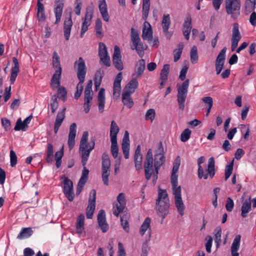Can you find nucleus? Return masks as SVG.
Returning a JSON list of instances; mask_svg holds the SVG:
<instances>
[{
  "mask_svg": "<svg viewBox=\"0 0 256 256\" xmlns=\"http://www.w3.org/2000/svg\"><path fill=\"white\" fill-rule=\"evenodd\" d=\"M164 150L162 143L160 142L154 154V164L152 149H149L144 161V170L146 178L150 180L152 174L154 180L158 179V174L160 166L164 162Z\"/></svg>",
  "mask_w": 256,
  "mask_h": 256,
  "instance_id": "obj_1",
  "label": "nucleus"
},
{
  "mask_svg": "<svg viewBox=\"0 0 256 256\" xmlns=\"http://www.w3.org/2000/svg\"><path fill=\"white\" fill-rule=\"evenodd\" d=\"M88 132L87 131L84 132L80 141L79 148V154L82 158V164L84 166L81 178L86 179L88 178L89 170L85 167V166L86 164L90 153L94 149L95 146L94 140L91 141L90 143L88 142Z\"/></svg>",
  "mask_w": 256,
  "mask_h": 256,
  "instance_id": "obj_2",
  "label": "nucleus"
},
{
  "mask_svg": "<svg viewBox=\"0 0 256 256\" xmlns=\"http://www.w3.org/2000/svg\"><path fill=\"white\" fill-rule=\"evenodd\" d=\"M74 68L76 72V76L79 80L76 86V92L74 94V98L78 100L81 96L83 90V86L86 75L87 72V68L84 59L80 57L76 60L74 64Z\"/></svg>",
  "mask_w": 256,
  "mask_h": 256,
  "instance_id": "obj_3",
  "label": "nucleus"
},
{
  "mask_svg": "<svg viewBox=\"0 0 256 256\" xmlns=\"http://www.w3.org/2000/svg\"><path fill=\"white\" fill-rule=\"evenodd\" d=\"M170 200L166 190L159 189L158 198L156 200V209L158 214L162 217V221L168 214Z\"/></svg>",
  "mask_w": 256,
  "mask_h": 256,
  "instance_id": "obj_4",
  "label": "nucleus"
},
{
  "mask_svg": "<svg viewBox=\"0 0 256 256\" xmlns=\"http://www.w3.org/2000/svg\"><path fill=\"white\" fill-rule=\"evenodd\" d=\"M226 10L233 20H236L240 14L241 2L240 0H226Z\"/></svg>",
  "mask_w": 256,
  "mask_h": 256,
  "instance_id": "obj_5",
  "label": "nucleus"
},
{
  "mask_svg": "<svg viewBox=\"0 0 256 256\" xmlns=\"http://www.w3.org/2000/svg\"><path fill=\"white\" fill-rule=\"evenodd\" d=\"M189 86V80H186L182 85L178 86L177 101L179 108L183 110L184 108V102L186 98Z\"/></svg>",
  "mask_w": 256,
  "mask_h": 256,
  "instance_id": "obj_6",
  "label": "nucleus"
},
{
  "mask_svg": "<svg viewBox=\"0 0 256 256\" xmlns=\"http://www.w3.org/2000/svg\"><path fill=\"white\" fill-rule=\"evenodd\" d=\"M172 194L174 196L175 206L180 216H183L185 210V206L182 198L181 187L177 186L172 187Z\"/></svg>",
  "mask_w": 256,
  "mask_h": 256,
  "instance_id": "obj_7",
  "label": "nucleus"
},
{
  "mask_svg": "<svg viewBox=\"0 0 256 256\" xmlns=\"http://www.w3.org/2000/svg\"><path fill=\"white\" fill-rule=\"evenodd\" d=\"M130 37L134 46V48H131L132 49L136 50L139 56L142 58L144 55V46L140 42L138 32L134 28H131Z\"/></svg>",
  "mask_w": 256,
  "mask_h": 256,
  "instance_id": "obj_8",
  "label": "nucleus"
},
{
  "mask_svg": "<svg viewBox=\"0 0 256 256\" xmlns=\"http://www.w3.org/2000/svg\"><path fill=\"white\" fill-rule=\"evenodd\" d=\"M110 167V161L108 154L104 153L102 156V180L104 184L108 185V177Z\"/></svg>",
  "mask_w": 256,
  "mask_h": 256,
  "instance_id": "obj_9",
  "label": "nucleus"
},
{
  "mask_svg": "<svg viewBox=\"0 0 256 256\" xmlns=\"http://www.w3.org/2000/svg\"><path fill=\"white\" fill-rule=\"evenodd\" d=\"M62 178L64 179L63 192L66 197L70 202L74 198V192L73 190V183L68 177L63 176Z\"/></svg>",
  "mask_w": 256,
  "mask_h": 256,
  "instance_id": "obj_10",
  "label": "nucleus"
},
{
  "mask_svg": "<svg viewBox=\"0 0 256 256\" xmlns=\"http://www.w3.org/2000/svg\"><path fill=\"white\" fill-rule=\"evenodd\" d=\"M232 26L231 38V50L232 52H234L238 46V43L240 40L242 36L239 30V25L238 23H234Z\"/></svg>",
  "mask_w": 256,
  "mask_h": 256,
  "instance_id": "obj_11",
  "label": "nucleus"
},
{
  "mask_svg": "<svg viewBox=\"0 0 256 256\" xmlns=\"http://www.w3.org/2000/svg\"><path fill=\"white\" fill-rule=\"evenodd\" d=\"M96 190H92L90 192L88 204L86 208V215L88 218H92L96 208Z\"/></svg>",
  "mask_w": 256,
  "mask_h": 256,
  "instance_id": "obj_12",
  "label": "nucleus"
},
{
  "mask_svg": "<svg viewBox=\"0 0 256 256\" xmlns=\"http://www.w3.org/2000/svg\"><path fill=\"white\" fill-rule=\"evenodd\" d=\"M93 16V10L91 9H86L85 16L82 18V24L80 34V36L82 38L84 33L88 30V26L91 24V20Z\"/></svg>",
  "mask_w": 256,
  "mask_h": 256,
  "instance_id": "obj_13",
  "label": "nucleus"
},
{
  "mask_svg": "<svg viewBox=\"0 0 256 256\" xmlns=\"http://www.w3.org/2000/svg\"><path fill=\"white\" fill-rule=\"evenodd\" d=\"M117 201L118 203L116 204V206L114 207L113 213L118 217L120 213L123 212L126 208V200L124 193L122 192L118 194L117 196Z\"/></svg>",
  "mask_w": 256,
  "mask_h": 256,
  "instance_id": "obj_14",
  "label": "nucleus"
},
{
  "mask_svg": "<svg viewBox=\"0 0 256 256\" xmlns=\"http://www.w3.org/2000/svg\"><path fill=\"white\" fill-rule=\"evenodd\" d=\"M112 62L115 68L118 70H122L124 69L120 50L117 46H116L114 48V52L112 56Z\"/></svg>",
  "mask_w": 256,
  "mask_h": 256,
  "instance_id": "obj_15",
  "label": "nucleus"
},
{
  "mask_svg": "<svg viewBox=\"0 0 256 256\" xmlns=\"http://www.w3.org/2000/svg\"><path fill=\"white\" fill-rule=\"evenodd\" d=\"M226 48L224 47L220 52L216 60V74H220L223 68L226 59Z\"/></svg>",
  "mask_w": 256,
  "mask_h": 256,
  "instance_id": "obj_16",
  "label": "nucleus"
},
{
  "mask_svg": "<svg viewBox=\"0 0 256 256\" xmlns=\"http://www.w3.org/2000/svg\"><path fill=\"white\" fill-rule=\"evenodd\" d=\"M122 78V72H119L116 76L113 86V96L117 100L120 96L121 91L120 82Z\"/></svg>",
  "mask_w": 256,
  "mask_h": 256,
  "instance_id": "obj_17",
  "label": "nucleus"
},
{
  "mask_svg": "<svg viewBox=\"0 0 256 256\" xmlns=\"http://www.w3.org/2000/svg\"><path fill=\"white\" fill-rule=\"evenodd\" d=\"M64 6V0H56L54 8V12L56 16L55 24H58L60 20Z\"/></svg>",
  "mask_w": 256,
  "mask_h": 256,
  "instance_id": "obj_18",
  "label": "nucleus"
},
{
  "mask_svg": "<svg viewBox=\"0 0 256 256\" xmlns=\"http://www.w3.org/2000/svg\"><path fill=\"white\" fill-rule=\"evenodd\" d=\"M99 226L103 232H106L108 229V225L106 222V213L104 210H100L98 215Z\"/></svg>",
  "mask_w": 256,
  "mask_h": 256,
  "instance_id": "obj_19",
  "label": "nucleus"
},
{
  "mask_svg": "<svg viewBox=\"0 0 256 256\" xmlns=\"http://www.w3.org/2000/svg\"><path fill=\"white\" fill-rule=\"evenodd\" d=\"M76 125L72 123L70 127V132L68 138V146L70 150L74 148L75 144V138L76 136Z\"/></svg>",
  "mask_w": 256,
  "mask_h": 256,
  "instance_id": "obj_20",
  "label": "nucleus"
},
{
  "mask_svg": "<svg viewBox=\"0 0 256 256\" xmlns=\"http://www.w3.org/2000/svg\"><path fill=\"white\" fill-rule=\"evenodd\" d=\"M122 147L124 157L126 159H128L129 156L130 150L129 134L128 131L125 132L124 136L122 138Z\"/></svg>",
  "mask_w": 256,
  "mask_h": 256,
  "instance_id": "obj_21",
  "label": "nucleus"
},
{
  "mask_svg": "<svg viewBox=\"0 0 256 256\" xmlns=\"http://www.w3.org/2000/svg\"><path fill=\"white\" fill-rule=\"evenodd\" d=\"M72 24L73 23L72 20L71 12H70L69 16L68 19L65 20L64 26V36L67 40L70 38Z\"/></svg>",
  "mask_w": 256,
  "mask_h": 256,
  "instance_id": "obj_22",
  "label": "nucleus"
},
{
  "mask_svg": "<svg viewBox=\"0 0 256 256\" xmlns=\"http://www.w3.org/2000/svg\"><path fill=\"white\" fill-rule=\"evenodd\" d=\"M134 160L135 164V167L137 170H142V156L140 152V146L138 145L136 149Z\"/></svg>",
  "mask_w": 256,
  "mask_h": 256,
  "instance_id": "obj_23",
  "label": "nucleus"
},
{
  "mask_svg": "<svg viewBox=\"0 0 256 256\" xmlns=\"http://www.w3.org/2000/svg\"><path fill=\"white\" fill-rule=\"evenodd\" d=\"M142 38L144 40H152V31L149 22H145L142 29Z\"/></svg>",
  "mask_w": 256,
  "mask_h": 256,
  "instance_id": "obj_24",
  "label": "nucleus"
},
{
  "mask_svg": "<svg viewBox=\"0 0 256 256\" xmlns=\"http://www.w3.org/2000/svg\"><path fill=\"white\" fill-rule=\"evenodd\" d=\"M12 62L14 64V66L12 67L11 70L10 78V81L12 84H14L17 77L18 74L20 70L19 64L18 59L15 57L12 58Z\"/></svg>",
  "mask_w": 256,
  "mask_h": 256,
  "instance_id": "obj_25",
  "label": "nucleus"
},
{
  "mask_svg": "<svg viewBox=\"0 0 256 256\" xmlns=\"http://www.w3.org/2000/svg\"><path fill=\"white\" fill-rule=\"evenodd\" d=\"M241 236L236 235L234 238L230 247V252L232 256H239V253L238 252L240 247V242Z\"/></svg>",
  "mask_w": 256,
  "mask_h": 256,
  "instance_id": "obj_26",
  "label": "nucleus"
},
{
  "mask_svg": "<svg viewBox=\"0 0 256 256\" xmlns=\"http://www.w3.org/2000/svg\"><path fill=\"white\" fill-rule=\"evenodd\" d=\"M252 209V200L249 197L246 199L242 203L241 208V216L245 218L248 216V213Z\"/></svg>",
  "mask_w": 256,
  "mask_h": 256,
  "instance_id": "obj_27",
  "label": "nucleus"
},
{
  "mask_svg": "<svg viewBox=\"0 0 256 256\" xmlns=\"http://www.w3.org/2000/svg\"><path fill=\"white\" fill-rule=\"evenodd\" d=\"M146 68V62L144 59L139 60L136 65L134 72L132 74L133 78H140L142 74Z\"/></svg>",
  "mask_w": 256,
  "mask_h": 256,
  "instance_id": "obj_28",
  "label": "nucleus"
},
{
  "mask_svg": "<svg viewBox=\"0 0 256 256\" xmlns=\"http://www.w3.org/2000/svg\"><path fill=\"white\" fill-rule=\"evenodd\" d=\"M100 12L104 19L106 22L109 20V16L108 12L107 4L106 0H100L98 2Z\"/></svg>",
  "mask_w": 256,
  "mask_h": 256,
  "instance_id": "obj_29",
  "label": "nucleus"
},
{
  "mask_svg": "<svg viewBox=\"0 0 256 256\" xmlns=\"http://www.w3.org/2000/svg\"><path fill=\"white\" fill-rule=\"evenodd\" d=\"M66 110V108H64L63 110L61 112H58L56 122L54 123V131L55 134H56L58 130V129L61 126L64 118H65V111Z\"/></svg>",
  "mask_w": 256,
  "mask_h": 256,
  "instance_id": "obj_30",
  "label": "nucleus"
},
{
  "mask_svg": "<svg viewBox=\"0 0 256 256\" xmlns=\"http://www.w3.org/2000/svg\"><path fill=\"white\" fill-rule=\"evenodd\" d=\"M105 90L104 88H100L98 94V110L100 113H102L104 110L105 104Z\"/></svg>",
  "mask_w": 256,
  "mask_h": 256,
  "instance_id": "obj_31",
  "label": "nucleus"
},
{
  "mask_svg": "<svg viewBox=\"0 0 256 256\" xmlns=\"http://www.w3.org/2000/svg\"><path fill=\"white\" fill-rule=\"evenodd\" d=\"M138 82L136 78H133L132 80L126 85L124 88V92L132 94L138 88Z\"/></svg>",
  "mask_w": 256,
  "mask_h": 256,
  "instance_id": "obj_32",
  "label": "nucleus"
},
{
  "mask_svg": "<svg viewBox=\"0 0 256 256\" xmlns=\"http://www.w3.org/2000/svg\"><path fill=\"white\" fill-rule=\"evenodd\" d=\"M62 72H55L50 80V85L53 89L58 88L60 84V80Z\"/></svg>",
  "mask_w": 256,
  "mask_h": 256,
  "instance_id": "obj_33",
  "label": "nucleus"
},
{
  "mask_svg": "<svg viewBox=\"0 0 256 256\" xmlns=\"http://www.w3.org/2000/svg\"><path fill=\"white\" fill-rule=\"evenodd\" d=\"M204 162V156L200 157L198 160V175L200 179L204 178V180L208 178V174H204V170L202 168L201 164Z\"/></svg>",
  "mask_w": 256,
  "mask_h": 256,
  "instance_id": "obj_34",
  "label": "nucleus"
},
{
  "mask_svg": "<svg viewBox=\"0 0 256 256\" xmlns=\"http://www.w3.org/2000/svg\"><path fill=\"white\" fill-rule=\"evenodd\" d=\"M215 162L214 158L213 157H211L208 160V168L206 170V172H204V174H208V175L210 176V178H212L214 174H215Z\"/></svg>",
  "mask_w": 256,
  "mask_h": 256,
  "instance_id": "obj_35",
  "label": "nucleus"
},
{
  "mask_svg": "<svg viewBox=\"0 0 256 256\" xmlns=\"http://www.w3.org/2000/svg\"><path fill=\"white\" fill-rule=\"evenodd\" d=\"M120 128L114 120H112L110 128V140H117V134Z\"/></svg>",
  "mask_w": 256,
  "mask_h": 256,
  "instance_id": "obj_36",
  "label": "nucleus"
},
{
  "mask_svg": "<svg viewBox=\"0 0 256 256\" xmlns=\"http://www.w3.org/2000/svg\"><path fill=\"white\" fill-rule=\"evenodd\" d=\"M84 214H80L77 218L76 224V232L79 235H81L84 232Z\"/></svg>",
  "mask_w": 256,
  "mask_h": 256,
  "instance_id": "obj_37",
  "label": "nucleus"
},
{
  "mask_svg": "<svg viewBox=\"0 0 256 256\" xmlns=\"http://www.w3.org/2000/svg\"><path fill=\"white\" fill-rule=\"evenodd\" d=\"M52 64L53 68L55 69V72H62V68L60 66V56L56 52H54L52 54Z\"/></svg>",
  "mask_w": 256,
  "mask_h": 256,
  "instance_id": "obj_38",
  "label": "nucleus"
},
{
  "mask_svg": "<svg viewBox=\"0 0 256 256\" xmlns=\"http://www.w3.org/2000/svg\"><path fill=\"white\" fill-rule=\"evenodd\" d=\"M132 94L123 92L122 94V100L124 104L128 108H131L134 105V102L131 98Z\"/></svg>",
  "mask_w": 256,
  "mask_h": 256,
  "instance_id": "obj_39",
  "label": "nucleus"
},
{
  "mask_svg": "<svg viewBox=\"0 0 256 256\" xmlns=\"http://www.w3.org/2000/svg\"><path fill=\"white\" fill-rule=\"evenodd\" d=\"M151 219L149 217L145 218L140 228L139 232L141 236H144L147 230L150 231Z\"/></svg>",
  "mask_w": 256,
  "mask_h": 256,
  "instance_id": "obj_40",
  "label": "nucleus"
},
{
  "mask_svg": "<svg viewBox=\"0 0 256 256\" xmlns=\"http://www.w3.org/2000/svg\"><path fill=\"white\" fill-rule=\"evenodd\" d=\"M256 4V0H246L244 3V10L246 14L254 12Z\"/></svg>",
  "mask_w": 256,
  "mask_h": 256,
  "instance_id": "obj_41",
  "label": "nucleus"
},
{
  "mask_svg": "<svg viewBox=\"0 0 256 256\" xmlns=\"http://www.w3.org/2000/svg\"><path fill=\"white\" fill-rule=\"evenodd\" d=\"M206 108V116H208L213 106V100L211 96H205L202 98Z\"/></svg>",
  "mask_w": 256,
  "mask_h": 256,
  "instance_id": "obj_42",
  "label": "nucleus"
},
{
  "mask_svg": "<svg viewBox=\"0 0 256 256\" xmlns=\"http://www.w3.org/2000/svg\"><path fill=\"white\" fill-rule=\"evenodd\" d=\"M170 24V16L168 14H164L162 21V26L164 32H167Z\"/></svg>",
  "mask_w": 256,
  "mask_h": 256,
  "instance_id": "obj_43",
  "label": "nucleus"
},
{
  "mask_svg": "<svg viewBox=\"0 0 256 256\" xmlns=\"http://www.w3.org/2000/svg\"><path fill=\"white\" fill-rule=\"evenodd\" d=\"M150 8V0H142V18L146 20L147 19L149 10Z\"/></svg>",
  "mask_w": 256,
  "mask_h": 256,
  "instance_id": "obj_44",
  "label": "nucleus"
},
{
  "mask_svg": "<svg viewBox=\"0 0 256 256\" xmlns=\"http://www.w3.org/2000/svg\"><path fill=\"white\" fill-rule=\"evenodd\" d=\"M104 74V71L101 68L96 72L94 78V85L96 88L100 87Z\"/></svg>",
  "mask_w": 256,
  "mask_h": 256,
  "instance_id": "obj_45",
  "label": "nucleus"
},
{
  "mask_svg": "<svg viewBox=\"0 0 256 256\" xmlns=\"http://www.w3.org/2000/svg\"><path fill=\"white\" fill-rule=\"evenodd\" d=\"M180 166H173L172 172L171 176V184L172 187L177 186H178V175L176 174L178 172Z\"/></svg>",
  "mask_w": 256,
  "mask_h": 256,
  "instance_id": "obj_46",
  "label": "nucleus"
},
{
  "mask_svg": "<svg viewBox=\"0 0 256 256\" xmlns=\"http://www.w3.org/2000/svg\"><path fill=\"white\" fill-rule=\"evenodd\" d=\"M37 18L38 21L42 22L44 21L46 18L44 6L40 4L37 6Z\"/></svg>",
  "mask_w": 256,
  "mask_h": 256,
  "instance_id": "obj_47",
  "label": "nucleus"
},
{
  "mask_svg": "<svg viewBox=\"0 0 256 256\" xmlns=\"http://www.w3.org/2000/svg\"><path fill=\"white\" fill-rule=\"evenodd\" d=\"M33 233V231L30 228H23L19 234L17 236V238L22 240L25 238H28L30 237Z\"/></svg>",
  "mask_w": 256,
  "mask_h": 256,
  "instance_id": "obj_48",
  "label": "nucleus"
},
{
  "mask_svg": "<svg viewBox=\"0 0 256 256\" xmlns=\"http://www.w3.org/2000/svg\"><path fill=\"white\" fill-rule=\"evenodd\" d=\"M64 146H62L60 150L56 152L55 154L56 165L57 168H59L61 166L62 158L64 156Z\"/></svg>",
  "mask_w": 256,
  "mask_h": 256,
  "instance_id": "obj_49",
  "label": "nucleus"
},
{
  "mask_svg": "<svg viewBox=\"0 0 256 256\" xmlns=\"http://www.w3.org/2000/svg\"><path fill=\"white\" fill-rule=\"evenodd\" d=\"M54 149L52 144L48 143L46 150V160L48 163H52L53 162Z\"/></svg>",
  "mask_w": 256,
  "mask_h": 256,
  "instance_id": "obj_50",
  "label": "nucleus"
},
{
  "mask_svg": "<svg viewBox=\"0 0 256 256\" xmlns=\"http://www.w3.org/2000/svg\"><path fill=\"white\" fill-rule=\"evenodd\" d=\"M95 30L96 37L101 38L103 36L102 32V22L99 18H97L96 20Z\"/></svg>",
  "mask_w": 256,
  "mask_h": 256,
  "instance_id": "obj_51",
  "label": "nucleus"
},
{
  "mask_svg": "<svg viewBox=\"0 0 256 256\" xmlns=\"http://www.w3.org/2000/svg\"><path fill=\"white\" fill-rule=\"evenodd\" d=\"M170 65L168 64H164L160 74V78L164 80H167L168 75L170 72Z\"/></svg>",
  "mask_w": 256,
  "mask_h": 256,
  "instance_id": "obj_52",
  "label": "nucleus"
},
{
  "mask_svg": "<svg viewBox=\"0 0 256 256\" xmlns=\"http://www.w3.org/2000/svg\"><path fill=\"white\" fill-rule=\"evenodd\" d=\"M184 45L182 43H180L178 46V48L174 50V62H177L180 58L182 50L183 49Z\"/></svg>",
  "mask_w": 256,
  "mask_h": 256,
  "instance_id": "obj_53",
  "label": "nucleus"
},
{
  "mask_svg": "<svg viewBox=\"0 0 256 256\" xmlns=\"http://www.w3.org/2000/svg\"><path fill=\"white\" fill-rule=\"evenodd\" d=\"M190 60L192 64H195L198 60L197 48L193 46L190 50Z\"/></svg>",
  "mask_w": 256,
  "mask_h": 256,
  "instance_id": "obj_54",
  "label": "nucleus"
},
{
  "mask_svg": "<svg viewBox=\"0 0 256 256\" xmlns=\"http://www.w3.org/2000/svg\"><path fill=\"white\" fill-rule=\"evenodd\" d=\"M121 226L123 228L126 232H128L130 228L129 224L127 220V216L123 215L120 217Z\"/></svg>",
  "mask_w": 256,
  "mask_h": 256,
  "instance_id": "obj_55",
  "label": "nucleus"
},
{
  "mask_svg": "<svg viewBox=\"0 0 256 256\" xmlns=\"http://www.w3.org/2000/svg\"><path fill=\"white\" fill-rule=\"evenodd\" d=\"M111 145V152L114 158H116L118 156V146L117 140H110Z\"/></svg>",
  "mask_w": 256,
  "mask_h": 256,
  "instance_id": "obj_56",
  "label": "nucleus"
},
{
  "mask_svg": "<svg viewBox=\"0 0 256 256\" xmlns=\"http://www.w3.org/2000/svg\"><path fill=\"white\" fill-rule=\"evenodd\" d=\"M156 116L155 110L153 108L148 110L146 113L145 119L146 120H150L152 122Z\"/></svg>",
  "mask_w": 256,
  "mask_h": 256,
  "instance_id": "obj_57",
  "label": "nucleus"
},
{
  "mask_svg": "<svg viewBox=\"0 0 256 256\" xmlns=\"http://www.w3.org/2000/svg\"><path fill=\"white\" fill-rule=\"evenodd\" d=\"M98 47V56L99 57L108 54L106 46L103 42H100Z\"/></svg>",
  "mask_w": 256,
  "mask_h": 256,
  "instance_id": "obj_58",
  "label": "nucleus"
},
{
  "mask_svg": "<svg viewBox=\"0 0 256 256\" xmlns=\"http://www.w3.org/2000/svg\"><path fill=\"white\" fill-rule=\"evenodd\" d=\"M234 162L233 161L226 166L225 168V180H226L232 174L233 170Z\"/></svg>",
  "mask_w": 256,
  "mask_h": 256,
  "instance_id": "obj_59",
  "label": "nucleus"
},
{
  "mask_svg": "<svg viewBox=\"0 0 256 256\" xmlns=\"http://www.w3.org/2000/svg\"><path fill=\"white\" fill-rule=\"evenodd\" d=\"M191 134V130L188 128L185 129L181 134L180 140L182 142H186L188 140Z\"/></svg>",
  "mask_w": 256,
  "mask_h": 256,
  "instance_id": "obj_60",
  "label": "nucleus"
},
{
  "mask_svg": "<svg viewBox=\"0 0 256 256\" xmlns=\"http://www.w3.org/2000/svg\"><path fill=\"white\" fill-rule=\"evenodd\" d=\"M214 232H216L214 234L215 242L216 243L217 246H218L220 243L221 242L222 230L220 228L218 227L216 228Z\"/></svg>",
  "mask_w": 256,
  "mask_h": 256,
  "instance_id": "obj_61",
  "label": "nucleus"
},
{
  "mask_svg": "<svg viewBox=\"0 0 256 256\" xmlns=\"http://www.w3.org/2000/svg\"><path fill=\"white\" fill-rule=\"evenodd\" d=\"M26 127L25 126L24 124H23V122H22L20 118H19L16 122L14 130L16 131H19L20 130L26 131Z\"/></svg>",
  "mask_w": 256,
  "mask_h": 256,
  "instance_id": "obj_62",
  "label": "nucleus"
},
{
  "mask_svg": "<svg viewBox=\"0 0 256 256\" xmlns=\"http://www.w3.org/2000/svg\"><path fill=\"white\" fill-rule=\"evenodd\" d=\"M52 102L50 104V108L52 112L54 113L58 106V102L57 101V97L56 96H52L51 98Z\"/></svg>",
  "mask_w": 256,
  "mask_h": 256,
  "instance_id": "obj_63",
  "label": "nucleus"
},
{
  "mask_svg": "<svg viewBox=\"0 0 256 256\" xmlns=\"http://www.w3.org/2000/svg\"><path fill=\"white\" fill-rule=\"evenodd\" d=\"M234 202L233 200L230 197L226 199V208L228 212H232L234 208Z\"/></svg>",
  "mask_w": 256,
  "mask_h": 256,
  "instance_id": "obj_64",
  "label": "nucleus"
}]
</instances>
